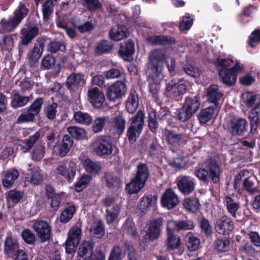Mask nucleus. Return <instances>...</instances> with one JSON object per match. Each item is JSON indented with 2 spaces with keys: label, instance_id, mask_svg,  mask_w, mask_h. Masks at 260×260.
I'll list each match as a JSON object with an SVG mask.
<instances>
[{
  "label": "nucleus",
  "instance_id": "09e8293b",
  "mask_svg": "<svg viewBox=\"0 0 260 260\" xmlns=\"http://www.w3.org/2000/svg\"><path fill=\"white\" fill-rule=\"evenodd\" d=\"M40 136V134L39 132H37L35 134L32 135L28 139L25 140L21 144V149L24 152H26L28 151L33 146L36 142L39 139Z\"/></svg>",
  "mask_w": 260,
  "mask_h": 260
},
{
  "label": "nucleus",
  "instance_id": "7ed1b4c3",
  "mask_svg": "<svg viewBox=\"0 0 260 260\" xmlns=\"http://www.w3.org/2000/svg\"><path fill=\"white\" fill-rule=\"evenodd\" d=\"M162 137L170 147H177L184 144L188 137L185 133L181 132L177 128H166L163 131Z\"/></svg>",
  "mask_w": 260,
  "mask_h": 260
},
{
  "label": "nucleus",
  "instance_id": "2eb2a0df",
  "mask_svg": "<svg viewBox=\"0 0 260 260\" xmlns=\"http://www.w3.org/2000/svg\"><path fill=\"white\" fill-rule=\"evenodd\" d=\"M160 202L163 207L171 210L179 204V200L173 189L168 188L162 194Z\"/></svg>",
  "mask_w": 260,
  "mask_h": 260
},
{
  "label": "nucleus",
  "instance_id": "bf43d9fd",
  "mask_svg": "<svg viewBox=\"0 0 260 260\" xmlns=\"http://www.w3.org/2000/svg\"><path fill=\"white\" fill-rule=\"evenodd\" d=\"M92 177L88 175H83L75 184V190L77 192L82 191L90 182Z\"/></svg>",
  "mask_w": 260,
  "mask_h": 260
},
{
  "label": "nucleus",
  "instance_id": "f8f14e48",
  "mask_svg": "<svg viewBox=\"0 0 260 260\" xmlns=\"http://www.w3.org/2000/svg\"><path fill=\"white\" fill-rule=\"evenodd\" d=\"M179 191L184 195H188L194 189V179L188 176L180 175L176 180Z\"/></svg>",
  "mask_w": 260,
  "mask_h": 260
},
{
  "label": "nucleus",
  "instance_id": "7c9ffc66",
  "mask_svg": "<svg viewBox=\"0 0 260 260\" xmlns=\"http://www.w3.org/2000/svg\"><path fill=\"white\" fill-rule=\"evenodd\" d=\"M67 83L69 89L75 90L80 84L82 86L85 83V81L83 75L74 74H72L68 78Z\"/></svg>",
  "mask_w": 260,
  "mask_h": 260
},
{
  "label": "nucleus",
  "instance_id": "a18cd8bd",
  "mask_svg": "<svg viewBox=\"0 0 260 260\" xmlns=\"http://www.w3.org/2000/svg\"><path fill=\"white\" fill-rule=\"evenodd\" d=\"M67 131L72 137L77 140H83L87 138L86 132L83 128L71 126L68 127Z\"/></svg>",
  "mask_w": 260,
  "mask_h": 260
},
{
  "label": "nucleus",
  "instance_id": "e2e57ef3",
  "mask_svg": "<svg viewBox=\"0 0 260 260\" xmlns=\"http://www.w3.org/2000/svg\"><path fill=\"white\" fill-rule=\"evenodd\" d=\"M192 24L193 19L188 13H186L180 23L179 28L182 31L187 30L190 29Z\"/></svg>",
  "mask_w": 260,
  "mask_h": 260
},
{
  "label": "nucleus",
  "instance_id": "f3484780",
  "mask_svg": "<svg viewBox=\"0 0 260 260\" xmlns=\"http://www.w3.org/2000/svg\"><path fill=\"white\" fill-rule=\"evenodd\" d=\"M33 228L42 242H45L50 239L51 228L47 222L41 220H36L34 222Z\"/></svg>",
  "mask_w": 260,
  "mask_h": 260
},
{
  "label": "nucleus",
  "instance_id": "aec40b11",
  "mask_svg": "<svg viewBox=\"0 0 260 260\" xmlns=\"http://www.w3.org/2000/svg\"><path fill=\"white\" fill-rule=\"evenodd\" d=\"M147 41L152 46H171L176 43V39L169 35L150 36L147 38Z\"/></svg>",
  "mask_w": 260,
  "mask_h": 260
},
{
  "label": "nucleus",
  "instance_id": "dca6fc26",
  "mask_svg": "<svg viewBox=\"0 0 260 260\" xmlns=\"http://www.w3.org/2000/svg\"><path fill=\"white\" fill-rule=\"evenodd\" d=\"M46 40L45 36L40 37L37 39L31 51L27 55L28 59L31 62L30 64L31 63H36L41 56Z\"/></svg>",
  "mask_w": 260,
  "mask_h": 260
},
{
  "label": "nucleus",
  "instance_id": "a211bd4d",
  "mask_svg": "<svg viewBox=\"0 0 260 260\" xmlns=\"http://www.w3.org/2000/svg\"><path fill=\"white\" fill-rule=\"evenodd\" d=\"M126 91V85L121 81H117L108 88L107 98L113 101L121 98Z\"/></svg>",
  "mask_w": 260,
  "mask_h": 260
},
{
  "label": "nucleus",
  "instance_id": "a878e982",
  "mask_svg": "<svg viewBox=\"0 0 260 260\" xmlns=\"http://www.w3.org/2000/svg\"><path fill=\"white\" fill-rule=\"evenodd\" d=\"M121 210V205L116 204L106 210L105 218L107 224H110L117 220Z\"/></svg>",
  "mask_w": 260,
  "mask_h": 260
},
{
  "label": "nucleus",
  "instance_id": "c03bdc74",
  "mask_svg": "<svg viewBox=\"0 0 260 260\" xmlns=\"http://www.w3.org/2000/svg\"><path fill=\"white\" fill-rule=\"evenodd\" d=\"M207 96L210 102L216 104L222 96V94L218 91L217 85H213L208 88Z\"/></svg>",
  "mask_w": 260,
  "mask_h": 260
},
{
  "label": "nucleus",
  "instance_id": "20e7f679",
  "mask_svg": "<svg viewBox=\"0 0 260 260\" xmlns=\"http://www.w3.org/2000/svg\"><path fill=\"white\" fill-rule=\"evenodd\" d=\"M144 117V112L139 110L136 115L131 118V126L127 129V136L131 143L135 142L142 132Z\"/></svg>",
  "mask_w": 260,
  "mask_h": 260
},
{
  "label": "nucleus",
  "instance_id": "cd10ccee",
  "mask_svg": "<svg viewBox=\"0 0 260 260\" xmlns=\"http://www.w3.org/2000/svg\"><path fill=\"white\" fill-rule=\"evenodd\" d=\"M19 176L18 171L12 169L4 172V178L2 180L3 184L6 188H10Z\"/></svg>",
  "mask_w": 260,
  "mask_h": 260
},
{
  "label": "nucleus",
  "instance_id": "5fc2aeb1",
  "mask_svg": "<svg viewBox=\"0 0 260 260\" xmlns=\"http://www.w3.org/2000/svg\"><path fill=\"white\" fill-rule=\"evenodd\" d=\"M53 2L52 0H46L42 5V13L43 20L47 21L49 20L53 12Z\"/></svg>",
  "mask_w": 260,
  "mask_h": 260
},
{
  "label": "nucleus",
  "instance_id": "2f4dec72",
  "mask_svg": "<svg viewBox=\"0 0 260 260\" xmlns=\"http://www.w3.org/2000/svg\"><path fill=\"white\" fill-rule=\"evenodd\" d=\"M200 105L199 98L197 96H191L185 98L183 106L194 114L198 110Z\"/></svg>",
  "mask_w": 260,
  "mask_h": 260
},
{
  "label": "nucleus",
  "instance_id": "f704fd0d",
  "mask_svg": "<svg viewBox=\"0 0 260 260\" xmlns=\"http://www.w3.org/2000/svg\"><path fill=\"white\" fill-rule=\"evenodd\" d=\"M73 145V139L69 135L64 136L59 147V156L61 157L66 156Z\"/></svg>",
  "mask_w": 260,
  "mask_h": 260
},
{
  "label": "nucleus",
  "instance_id": "774afa93",
  "mask_svg": "<svg viewBox=\"0 0 260 260\" xmlns=\"http://www.w3.org/2000/svg\"><path fill=\"white\" fill-rule=\"evenodd\" d=\"M241 99L247 106L252 107L256 100V96L251 92H245L242 94Z\"/></svg>",
  "mask_w": 260,
  "mask_h": 260
},
{
  "label": "nucleus",
  "instance_id": "49530a36",
  "mask_svg": "<svg viewBox=\"0 0 260 260\" xmlns=\"http://www.w3.org/2000/svg\"><path fill=\"white\" fill-rule=\"evenodd\" d=\"M214 110L213 107H209L202 110L199 114L198 119L201 123L206 124L212 118Z\"/></svg>",
  "mask_w": 260,
  "mask_h": 260
},
{
  "label": "nucleus",
  "instance_id": "9d476101",
  "mask_svg": "<svg viewBox=\"0 0 260 260\" xmlns=\"http://www.w3.org/2000/svg\"><path fill=\"white\" fill-rule=\"evenodd\" d=\"M76 164L71 160L60 164L56 169L57 175L65 177L69 181H72L76 173Z\"/></svg>",
  "mask_w": 260,
  "mask_h": 260
},
{
  "label": "nucleus",
  "instance_id": "6ab92c4d",
  "mask_svg": "<svg viewBox=\"0 0 260 260\" xmlns=\"http://www.w3.org/2000/svg\"><path fill=\"white\" fill-rule=\"evenodd\" d=\"M135 51V43L132 40H129L120 44L118 54L124 60L131 61L133 59Z\"/></svg>",
  "mask_w": 260,
  "mask_h": 260
},
{
  "label": "nucleus",
  "instance_id": "4c0bfd02",
  "mask_svg": "<svg viewBox=\"0 0 260 260\" xmlns=\"http://www.w3.org/2000/svg\"><path fill=\"white\" fill-rule=\"evenodd\" d=\"M145 184V183L134 178L126 185L125 189L129 194L137 193L144 187Z\"/></svg>",
  "mask_w": 260,
  "mask_h": 260
},
{
  "label": "nucleus",
  "instance_id": "4be33fe9",
  "mask_svg": "<svg viewBox=\"0 0 260 260\" xmlns=\"http://www.w3.org/2000/svg\"><path fill=\"white\" fill-rule=\"evenodd\" d=\"M87 96L90 103L95 107H100L105 101L104 92L98 87L88 90Z\"/></svg>",
  "mask_w": 260,
  "mask_h": 260
},
{
  "label": "nucleus",
  "instance_id": "ea45409f",
  "mask_svg": "<svg viewBox=\"0 0 260 260\" xmlns=\"http://www.w3.org/2000/svg\"><path fill=\"white\" fill-rule=\"evenodd\" d=\"M185 242L187 248L191 251L197 250L200 245V240L192 233H188L185 236Z\"/></svg>",
  "mask_w": 260,
  "mask_h": 260
},
{
  "label": "nucleus",
  "instance_id": "8fccbe9b",
  "mask_svg": "<svg viewBox=\"0 0 260 260\" xmlns=\"http://www.w3.org/2000/svg\"><path fill=\"white\" fill-rule=\"evenodd\" d=\"M29 12V10L26 8V5L22 2H20L13 13V16L21 22L28 15Z\"/></svg>",
  "mask_w": 260,
  "mask_h": 260
},
{
  "label": "nucleus",
  "instance_id": "9b49d317",
  "mask_svg": "<svg viewBox=\"0 0 260 260\" xmlns=\"http://www.w3.org/2000/svg\"><path fill=\"white\" fill-rule=\"evenodd\" d=\"M81 234V229L77 225L69 232L68 237L66 242V249L68 253H72L75 251L76 247L80 241Z\"/></svg>",
  "mask_w": 260,
  "mask_h": 260
},
{
  "label": "nucleus",
  "instance_id": "6e6d98bb",
  "mask_svg": "<svg viewBox=\"0 0 260 260\" xmlns=\"http://www.w3.org/2000/svg\"><path fill=\"white\" fill-rule=\"evenodd\" d=\"M45 152V147L42 144L35 146L31 153V157L34 160L39 161L44 157Z\"/></svg>",
  "mask_w": 260,
  "mask_h": 260
},
{
  "label": "nucleus",
  "instance_id": "c9c22d12",
  "mask_svg": "<svg viewBox=\"0 0 260 260\" xmlns=\"http://www.w3.org/2000/svg\"><path fill=\"white\" fill-rule=\"evenodd\" d=\"M139 106V99L135 92H131L126 102V108L131 113H134Z\"/></svg>",
  "mask_w": 260,
  "mask_h": 260
},
{
  "label": "nucleus",
  "instance_id": "0e129e2a",
  "mask_svg": "<svg viewBox=\"0 0 260 260\" xmlns=\"http://www.w3.org/2000/svg\"><path fill=\"white\" fill-rule=\"evenodd\" d=\"M23 196V192L13 189L9 191L7 196V199L14 203H18Z\"/></svg>",
  "mask_w": 260,
  "mask_h": 260
},
{
  "label": "nucleus",
  "instance_id": "58836bf2",
  "mask_svg": "<svg viewBox=\"0 0 260 260\" xmlns=\"http://www.w3.org/2000/svg\"><path fill=\"white\" fill-rule=\"evenodd\" d=\"M148 176L149 172L147 165L143 163L139 164L137 166L135 178L145 183Z\"/></svg>",
  "mask_w": 260,
  "mask_h": 260
},
{
  "label": "nucleus",
  "instance_id": "ddd939ff",
  "mask_svg": "<svg viewBox=\"0 0 260 260\" xmlns=\"http://www.w3.org/2000/svg\"><path fill=\"white\" fill-rule=\"evenodd\" d=\"M186 85L185 82L182 78H174L167 84L166 91L171 92L172 95L177 98L186 92Z\"/></svg>",
  "mask_w": 260,
  "mask_h": 260
},
{
  "label": "nucleus",
  "instance_id": "603ef678",
  "mask_svg": "<svg viewBox=\"0 0 260 260\" xmlns=\"http://www.w3.org/2000/svg\"><path fill=\"white\" fill-rule=\"evenodd\" d=\"M91 232L97 238H101L104 234V224L100 220H95L91 228Z\"/></svg>",
  "mask_w": 260,
  "mask_h": 260
},
{
  "label": "nucleus",
  "instance_id": "4d7b16f0",
  "mask_svg": "<svg viewBox=\"0 0 260 260\" xmlns=\"http://www.w3.org/2000/svg\"><path fill=\"white\" fill-rule=\"evenodd\" d=\"M83 5L90 12H94L102 8L100 0H82Z\"/></svg>",
  "mask_w": 260,
  "mask_h": 260
},
{
  "label": "nucleus",
  "instance_id": "c85d7f7f",
  "mask_svg": "<svg viewBox=\"0 0 260 260\" xmlns=\"http://www.w3.org/2000/svg\"><path fill=\"white\" fill-rule=\"evenodd\" d=\"M157 197L156 195L147 194L140 201L139 209L143 212L146 211L150 207H154L156 203Z\"/></svg>",
  "mask_w": 260,
  "mask_h": 260
},
{
  "label": "nucleus",
  "instance_id": "79ce46f5",
  "mask_svg": "<svg viewBox=\"0 0 260 260\" xmlns=\"http://www.w3.org/2000/svg\"><path fill=\"white\" fill-rule=\"evenodd\" d=\"M181 244V239L173 234L167 235V239L166 242L167 249L169 251H172L177 249Z\"/></svg>",
  "mask_w": 260,
  "mask_h": 260
},
{
  "label": "nucleus",
  "instance_id": "e433bc0d",
  "mask_svg": "<svg viewBox=\"0 0 260 260\" xmlns=\"http://www.w3.org/2000/svg\"><path fill=\"white\" fill-rule=\"evenodd\" d=\"M223 202L229 212L232 216L236 217V212L240 208L239 203L229 196L224 197Z\"/></svg>",
  "mask_w": 260,
  "mask_h": 260
},
{
  "label": "nucleus",
  "instance_id": "c756f323",
  "mask_svg": "<svg viewBox=\"0 0 260 260\" xmlns=\"http://www.w3.org/2000/svg\"><path fill=\"white\" fill-rule=\"evenodd\" d=\"M81 163L85 171L90 174H98L101 170V165L99 163L92 161L89 158L81 159Z\"/></svg>",
  "mask_w": 260,
  "mask_h": 260
},
{
  "label": "nucleus",
  "instance_id": "423d86ee",
  "mask_svg": "<svg viewBox=\"0 0 260 260\" xmlns=\"http://www.w3.org/2000/svg\"><path fill=\"white\" fill-rule=\"evenodd\" d=\"M5 252L10 257L16 260H28L23 250L19 249L18 242L15 238L8 237L5 241Z\"/></svg>",
  "mask_w": 260,
  "mask_h": 260
},
{
  "label": "nucleus",
  "instance_id": "3c124183",
  "mask_svg": "<svg viewBox=\"0 0 260 260\" xmlns=\"http://www.w3.org/2000/svg\"><path fill=\"white\" fill-rule=\"evenodd\" d=\"M184 208L188 211L195 212L200 207L199 200L197 199L185 198L183 203Z\"/></svg>",
  "mask_w": 260,
  "mask_h": 260
},
{
  "label": "nucleus",
  "instance_id": "338daca9",
  "mask_svg": "<svg viewBox=\"0 0 260 260\" xmlns=\"http://www.w3.org/2000/svg\"><path fill=\"white\" fill-rule=\"evenodd\" d=\"M14 41L13 35H9L3 38V44H1V47L3 50L11 51L14 46Z\"/></svg>",
  "mask_w": 260,
  "mask_h": 260
},
{
  "label": "nucleus",
  "instance_id": "b1692460",
  "mask_svg": "<svg viewBox=\"0 0 260 260\" xmlns=\"http://www.w3.org/2000/svg\"><path fill=\"white\" fill-rule=\"evenodd\" d=\"M148 59L151 65H159L167 62V56L163 49H155L149 53Z\"/></svg>",
  "mask_w": 260,
  "mask_h": 260
},
{
  "label": "nucleus",
  "instance_id": "bb28decb",
  "mask_svg": "<svg viewBox=\"0 0 260 260\" xmlns=\"http://www.w3.org/2000/svg\"><path fill=\"white\" fill-rule=\"evenodd\" d=\"M209 62L213 65H241L238 60L234 59L233 57H222L220 55L213 54V57L209 58Z\"/></svg>",
  "mask_w": 260,
  "mask_h": 260
},
{
  "label": "nucleus",
  "instance_id": "4468645a",
  "mask_svg": "<svg viewBox=\"0 0 260 260\" xmlns=\"http://www.w3.org/2000/svg\"><path fill=\"white\" fill-rule=\"evenodd\" d=\"M93 245L90 241H84L80 246L77 260H95L98 257V253L93 254Z\"/></svg>",
  "mask_w": 260,
  "mask_h": 260
},
{
  "label": "nucleus",
  "instance_id": "680f3d73",
  "mask_svg": "<svg viewBox=\"0 0 260 260\" xmlns=\"http://www.w3.org/2000/svg\"><path fill=\"white\" fill-rule=\"evenodd\" d=\"M43 103V101L42 99H37L29 107L28 112H29L35 117L40 112Z\"/></svg>",
  "mask_w": 260,
  "mask_h": 260
},
{
  "label": "nucleus",
  "instance_id": "39448f33",
  "mask_svg": "<svg viewBox=\"0 0 260 260\" xmlns=\"http://www.w3.org/2000/svg\"><path fill=\"white\" fill-rule=\"evenodd\" d=\"M94 152L98 155L103 156L111 154L113 151L112 141L110 136L102 135L98 137L93 144Z\"/></svg>",
  "mask_w": 260,
  "mask_h": 260
},
{
  "label": "nucleus",
  "instance_id": "6e6552de",
  "mask_svg": "<svg viewBox=\"0 0 260 260\" xmlns=\"http://www.w3.org/2000/svg\"><path fill=\"white\" fill-rule=\"evenodd\" d=\"M21 40L19 42V52L22 53L24 47H27L39 34V28L33 23H29L26 28L21 30Z\"/></svg>",
  "mask_w": 260,
  "mask_h": 260
},
{
  "label": "nucleus",
  "instance_id": "37998d69",
  "mask_svg": "<svg viewBox=\"0 0 260 260\" xmlns=\"http://www.w3.org/2000/svg\"><path fill=\"white\" fill-rule=\"evenodd\" d=\"M20 22L14 16L10 17L8 20L2 19L1 24L4 29L8 31H13L19 25Z\"/></svg>",
  "mask_w": 260,
  "mask_h": 260
},
{
  "label": "nucleus",
  "instance_id": "13d9d810",
  "mask_svg": "<svg viewBox=\"0 0 260 260\" xmlns=\"http://www.w3.org/2000/svg\"><path fill=\"white\" fill-rule=\"evenodd\" d=\"M251 48L256 47L260 43V29L257 28L252 31L247 40Z\"/></svg>",
  "mask_w": 260,
  "mask_h": 260
},
{
  "label": "nucleus",
  "instance_id": "72a5a7b5",
  "mask_svg": "<svg viewBox=\"0 0 260 260\" xmlns=\"http://www.w3.org/2000/svg\"><path fill=\"white\" fill-rule=\"evenodd\" d=\"M74 119L79 124L89 125L92 123V118L91 116L86 112L82 111H77L74 114Z\"/></svg>",
  "mask_w": 260,
  "mask_h": 260
},
{
  "label": "nucleus",
  "instance_id": "a19ab883",
  "mask_svg": "<svg viewBox=\"0 0 260 260\" xmlns=\"http://www.w3.org/2000/svg\"><path fill=\"white\" fill-rule=\"evenodd\" d=\"M113 48L112 44L106 40L99 42L95 47V53L97 55H101L109 53Z\"/></svg>",
  "mask_w": 260,
  "mask_h": 260
},
{
  "label": "nucleus",
  "instance_id": "473e14b6",
  "mask_svg": "<svg viewBox=\"0 0 260 260\" xmlns=\"http://www.w3.org/2000/svg\"><path fill=\"white\" fill-rule=\"evenodd\" d=\"M111 119L108 116H104L96 117L92 126V131L94 133H98L102 132L104 127L107 123H109Z\"/></svg>",
  "mask_w": 260,
  "mask_h": 260
},
{
  "label": "nucleus",
  "instance_id": "f03ea898",
  "mask_svg": "<svg viewBox=\"0 0 260 260\" xmlns=\"http://www.w3.org/2000/svg\"><path fill=\"white\" fill-rule=\"evenodd\" d=\"M208 169L200 168L195 170L194 175L201 181L207 182L211 178L214 183H217L220 180V169L219 166L214 161H211L208 165Z\"/></svg>",
  "mask_w": 260,
  "mask_h": 260
},
{
  "label": "nucleus",
  "instance_id": "0eeeda50",
  "mask_svg": "<svg viewBox=\"0 0 260 260\" xmlns=\"http://www.w3.org/2000/svg\"><path fill=\"white\" fill-rule=\"evenodd\" d=\"M243 70V66H233L228 68L227 66H221L218 71L219 80L228 86L234 85L237 80V76Z\"/></svg>",
  "mask_w": 260,
  "mask_h": 260
},
{
  "label": "nucleus",
  "instance_id": "f257e3e1",
  "mask_svg": "<svg viewBox=\"0 0 260 260\" xmlns=\"http://www.w3.org/2000/svg\"><path fill=\"white\" fill-rule=\"evenodd\" d=\"M162 66H148L146 74L149 82V92L155 101L158 98L159 82L162 79Z\"/></svg>",
  "mask_w": 260,
  "mask_h": 260
},
{
  "label": "nucleus",
  "instance_id": "412c9836",
  "mask_svg": "<svg viewBox=\"0 0 260 260\" xmlns=\"http://www.w3.org/2000/svg\"><path fill=\"white\" fill-rule=\"evenodd\" d=\"M112 121L109 123L110 131L113 134L121 135L125 128L126 121L122 114L119 113L112 118Z\"/></svg>",
  "mask_w": 260,
  "mask_h": 260
},
{
  "label": "nucleus",
  "instance_id": "052dcab7",
  "mask_svg": "<svg viewBox=\"0 0 260 260\" xmlns=\"http://www.w3.org/2000/svg\"><path fill=\"white\" fill-rule=\"evenodd\" d=\"M74 206H70L65 209L61 213L60 220L61 222L67 223L73 217L75 212Z\"/></svg>",
  "mask_w": 260,
  "mask_h": 260
},
{
  "label": "nucleus",
  "instance_id": "1a4fd4ad",
  "mask_svg": "<svg viewBox=\"0 0 260 260\" xmlns=\"http://www.w3.org/2000/svg\"><path fill=\"white\" fill-rule=\"evenodd\" d=\"M247 121L244 118L234 117L228 120L225 126L229 132L233 136H241L246 132Z\"/></svg>",
  "mask_w": 260,
  "mask_h": 260
},
{
  "label": "nucleus",
  "instance_id": "de8ad7c7",
  "mask_svg": "<svg viewBox=\"0 0 260 260\" xmlns=\"http://www.w3.org/2000/svg\"><path fill=\"white\" fill-rule=\"evenodd\" d=\"M28 96H23L19 93H15L12 98L11 103V106L17 108L25 106L29 101Z\"/></svg>",
  "mask_w": 260,
  "mask_h": 260
},
{
  "label": "nucleus",
  "instance_id": "5701e85b",
  "mask_svg": "<svg viewBox=\"0 0 260 260\" xmlns=\"http://www.w3.org/2000/svg\"><path fill=\"white\" fill-rule=\"evenodd\" d=\"M162 223L163 220L160 217L154 219L150 222L147 233L148 239L150 240L153 241L159 237L160 228L162 226Z\"/></svg>",
  "mask_w": 260,
  "mask_h": 260
},
{
  "label": "nucleus",
  "instance_id": "69168bd1",
  "mask_svg": "<svg viewBox=\"0 0 260 260\" xmlns=\"http://www.w3.org/2000/svg\"><path fill=\"white\" fill-rule=\"evenodd\" d=\"M48 49L52 53H55L58 51L64 52L66 46L60 42L51 41L48 45Z\"/></svg>",
  "mask_w": 260,
  "mask_h": 260
},
{
  "label": "nucleus",
  "instance_id": "393cba45",
  "mask_svg": "<svg viewBox=\"0 0 260 260\" xmlns=\"http://www.w3.org/2000/svg\"><path fill=\"white\" fill-rule=\"evenodd\" d=\"M215 228L218 233L224 234L226 232L233 230L234 223L230 218L223 215L217 220Z\"/></svg>",
  "mask_w": 260,
  "mask_h": 260
},
{
  "label": "nucleus",
  "instance_id": "864d4df0",
  "mask_svg": "<svg viewBox=\"0 0 260 260\" xmlns=\"http://www.w3.org/2000/svg\"><path fill=\"white\" fill-rule=\"evenodd\" d=\"M162 152V148L157 143L151 144L148 149V155L152 159L158 158Z\"/></svg>",
  "mask_w": 260,
  "mask_h": 260
}]
</instances>
